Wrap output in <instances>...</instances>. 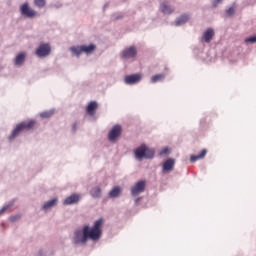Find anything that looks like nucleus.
Listing matches in <instances>:
<instances>
[{
	"instance_id": "nucleus-1",
	"label": "nucleus",
	"mask_w": 256,
	"mask_h": 256,
	"mask_svg": "<svg viewBox=\"0 0 256 256\" xmlns=\"http://www.w3.org/2000/svg\"><path fill=\"white\" fill-rule=\"evenodd\" d=\"M103 223L104 220L100 218L95 221L92 228H90L89 225H85L82 230H77L74 233V244L79 245V243H82L85 245L88 239H91V241H99L102 235L101 227H103Z\"/></svg>"
},
{
	"instance_id": "nucleus-2",
	"label": "nucleus",
	"mask_w": 256,
	"mask_h": 256,
	"mask_svg": "<svg viewBox=\"0 0 256 256\" xmlns=\"http://www.w3.org/2000/svg\"><path fill=\"white\" fill-rule=\"evenodd\" d=\"M35 123V120H29L19 123L9 136V140L13 141V139L23 133V131H31V129L35 127Z\"/></svg>"
},
{
	"instance_id": "nucleus-3",
	"label": "nucleus",
	"mask_w": 256,
	"mask_h": 256,
	"mask_svg": "<svg viewBox=\"0 0 256 256\" xmlns=\"http://www.w3.org/2000/svg\"><path fill=\"white\" fill-rule=\"evenodd\" d=\"M135 157L136 159H153L155 157V150L150 149L145 146V144L141 145L140 147L136 148L135 150Z\"/></svg>"
},
{
	"instance_id": "nucleus-4",
	"label": "nucleus",
	"mask_w": 256,
	"mask_h": 256,
	"mask_svg": "<svg viewBox=\"0 0 256 256\" xmlns=\"http://www.w3.org/2000/svg\"><path fill=\"white\" fill-rule=\"evenodd\" d=\"M95 49H97V46H95V44H90L89 46L86 45H82V46H73L70 48V51L74 54V55H81V53H86V55H91V53H93V51H95Z\"/></svg>"
},
{
	"instance_id": "nucleus-5",
	"label": "nucleus",
	"mask_w": 256,
	"mask_h": 256,
	"mask_svg": "<svg viewBox=\"0 0 256 256\" xmlns=\"http://www.w3.org/2000/svg\"><path fill=\"white\" fill-rule=\"evenodd\" d=\"M20 12L22 15H24V17H28L30 19H33V17H37L36 11L29 6L28 2L21 5Z\"/></svg>"
},
{
	"instance_id": "nucleus-6",
	"label": "nucleus",
	"mask_w": 256,
	"mask_h": 256,
	"mask_svg": "<svg viewBox=\"0 0 256 256\" xmlns=\"http://www.w3.org/2000/svg\"><path fill=\"white\" fill-rule=\"evenodd\" d=\"M122 59H135L137 57V48L135 46H130L125 48L121 53Z\"/></svg>"
},
{
	"instance_id": "nucleus-7",
	"label": "nucleus",
	"mask_w": 256,
	"mask_h": 256,
	"mask_svg": "<svg viewBox=\"0 0 256 256\" xmlns=\"http://www.w3.org/2000/svg\"><path fill=\"white\" fill-rule=\"evenodd\" d=\"M51 53V46L49 44H40L36 49L37 57H47Z\"/></svg>"
},
{
	"instance_id": "nucleus-8",
	"label": "nucleus",
	"mask_w": 256,
	"mask_h": 256,
	"mask_svg": "<svg viewBox=\"0 0 256 256\" xmlns=\"http://www.w3.org/2000/svg\"><path fill=\"white\" fill-rule=\"evenodd\" d=\"M121 126L119 125H115L110 132L108 133V139L109 141H117V139H119V137H121Z\"/></svg>"
},
{
	"instance_id": "nucleus-9",
	"label": "nucleus",
	"mask_w": 256,
	"mask_h": 256,
	"mask_svg": "<svg viewBox=\"0 0 256 256\" xmlns=\"http://www.w3.org/2000/svg\"><path fill=\"white\" fill-rule=\"evenodd\" d=\"M145 180L138 181L131 189L132 195H139V193H143L145 191Z\"/></svg>"
},
{
	"instance_id": "nucleus-10",
	"label": "nucleus",
	"mask_w": 256,
	"mask_h": 256,
	"mask_svg": "<svg viewBox=\"0 0 256 256\" xmlns=\"http://www.w3.org/2000/svg\"><path fill=\"white\" fill-rule=\"evenodd\" d=\"M126 85H135V83H139L141 81V74H132L128 75L124 78Z\"/></svg>"
},
{
	"instance_id": "nucleus-11",
	"label": "nucleus",
	"mask_w": 256,
	"mask_h": 256,
	"mask_svg": "<svg viewBox=\"0 0 256 256\" xmlns=\"http://www.w3.org/2000/svg\"><path fill=\"white\" fill-rule=\"evenodd\" d=\"M81 200L80 194H72L64 200V205H75Z\"/></svg>"
},
{
	"instance_id": "nucleus-12",
	"label": "nucleus",
	"mask_w": 256,
	"mask_h": 256,
	"mask_svg": "<svg viewBox=\"0 0 256 256\" xmlns=\"http://www.w3.org/2000/svg\"><path fill=\"white\" fill-rule=\"evenodd\" d=\"M160 11L164 15H171V13H173V11H175V9H173V7H171V5H169V2H162L160 4Z\"/></svg>"
},
{
	"instance_id": "nucleus-13",
	"label": "nucleus",
	"mask_w": 256,
	"mask_h": 256,
	"mask_svg": "<svg viewBox=\"0 0 256 256\" xmlns=\"http://www.w3.org/2000/svg\"><path fill=\"white\" fill-rule=\"evenodd\" d=\"M174 167H175V160L169 158L163 164V172L169 173L170 171H173Z\"/></svg>"
},
{
	"instance_id": "nucleus-14",
	"label": "nucleus",
	"mask_w": 256,
	"mask_h": 256,
	"mask_svg": "<svg viewBox=\"0 0 256 256\" xmlns=\"http://www.w3.org/2000/svg\"><path fill=\"white\" fill-rule=\"evenodd\" d=\"M213 37H215V31H213V28H208L204 32L202 39L205 41V43H211Z\"/></svg>"
},
{
	"instance_id": "nucleus-15",
	"label": "nucleus",
	"mask_w": 256,
	"mask_h": 256,
	"mask_svg": "<svg viewBox=\"0 0 256 256\" xmlns=\"http://www.w3.org/2000/svg\"><path fill=\"white\" fill-rule=\"evenodd\" d=\"M97 102L92 101L88 104L86 111L88 113V115H95V111H97Z\"/></svg>"
},
{
	"instance_id": "nucleus-16",
	"label": "nucleus",
	"mask_w": 256,
	"mask_h": 256,
	"mask_svg": "<svg viewBox=\"0 0 256 256\" xmlns=\"http://www.w3.org/2000/svg\"><path fill=\"white\" fill-rule=\"evenodd\" d=\"M205 155H207V149H203L198 155H192L190 161L191 163H195V161H199V159H204Z\"/></svg>"
},
{
	"instance_id": "nucleus-17",
	"label": "nucleus",
	"mask_w": 256,
	"mask_h": 256,
	"mask_svg": "<svg viewBox=\"0 0 256 256\" xmlns=\"http://www.w3.org/2000/svg\"><path fill=\"white\" fill-rule=\"evenodd\" d=\"M121 195V187L115 186L110 192H109V197L112 199H115V197H119Z\"/></svg>"
},
{
	"instance_id": "nucleus-18",
	"label": "nucleus",
	"mask_w": 256,
	"mask_h": 256,
	"mask_svg": "<svg viewBox=\"0 0 256 256\" xmlns=\"http://www.w3.org/2000/svg\"><path fill=\"white\" fill-rule=\"evenodd\" d=\"M25 57V53L18 54L15 58V65H23V63L25 62Z\"/></svg>"
},
{
	"instance_id": "nucleus-19",
	"label": "nucleus",
	"mask_w": 256,
	"mask_h": 256,
	"mask_svg": "<svg viewBox=\"0 0 256 256\" xmlns=\"http://www.w3.org/2000/svg\"><path fill=\"white\" fill-rule=\"evenodd\" d=\"M189 21V16L188 15H182L176 20V25H184V23H187Z\"/></svg>"
},
{
	"instance_id": "nucleus-20",
	"label": "nucleus",
	"mask_w": 256,
	"mask_h": 256,
	"mask_svg": "<svg viewBox=\"0 0 256 256\" xmlns=\"http://www.w3.org/2000/svg\"><path fill=\"white\" fill-rule=\"evenodd\" d=\"M165 79V74H156L151 77V83H158V81H163Z\"/></svg>"
},
{
	"instance_id": "nucleus-21",
	"label": "nucleus",
	"mask_w": 256,
	"mask_h": 256,
	"mask_svg": "<svg viewBox=\"0 0 256 256\" xmlns=\"http://www.w3.org/2000/svg\"><path fill=\"white\" fill-rule=\"evenodd\" d=\"M90 195H92L94 198H99V197H101V188H99V187L93 188V189L90 191Z\"/></svg>"
},
{
	"instance_id": "nucleus-22",
	"label": "nucleus",
	"mask_w": 256,
	"mask_h": 256,
	"mask_svg": "<svg viewBox=\"0 0 256 256\" xmlns=\"http://www.w3.org/2000/svg\"><path fill=\"white\" fill-rule=\"evenodd\" d=\"M55 205H57V198H54V199H52V200L46 202V203L44 204V206H43V209H50V207H53V206H55Z\"/></svg>"
},
{
	"instance_id": "nucleus-23",
	"label": "nucleus",
	"mask_w": 256,
	"mask_h": 256,
	"mask_svg": "<svg viewBox=\"0 0 256 256\" xmlns=\"http://www.w3.org/2000/svg\"><path fill=\"white\" fill-rule=\"evenodd\" d=\"M34 5H36V7H39V9H43V7L47 5V2L46 0H34Z\"/></svg>"
},
{
	"instance_id": "nucleus-24",
	"label": "nucleus",
	"mask_w": 256,
	"mask_h": 256,
	"mask_svg": "<svg viewBox=\"0 0 256 256\" xmlns=\"http://www.w3.org/2000/svg\"><path fill=\"white\" fill-rule=\"evenodd\" d=\"M52 116H53V111H46L40 114V117H42L43 119H49V117H52Z\"/></svg>"
},
{
	"instance_id": "nucleus-25",
	"label": "nucleus",
	"mask_w": 256,
	"mask_h": 256,
	"mask_svg": "<svg viewBox=\"0 0 256 256\" xmlns=\"http://www.w3.org/2000/svg\"><path fill=\"white\" fill-rule=\"evenodd\" d=\"M246 43H256V36H251L245 39Z\"/></svg>"
},
{
	"instance_id": "nucleus-26",
	"label": "nucleus",
	"mask_w": 256,
	"mask_h": 256,
	"mask_svg": "<svg viewBox=\"0 0 256 256\" xmlns=\"http://www.w3.org/2000/svg\"><path fill=\"white\" fill-rule=\"evenodd\" d=\"M227 15H229V17H231V15H233L235 13V8L234 7H230L228 10H226Z\"/></svg>"
},
{
	"instance_id": "nucleus-27",
	"label": "nucleus",
	"mask_w": 256,
	"mask_h": 256,
	"mask_svg": "<svg viewBox=\"0 0 256 256\" xmlns=\"http://www.w3.org/2000/svg\"><path fill=\"white\" fill-rule=\"evenodd\" d=\"M160 155H169V148L162 149Z\"/></svg>"
},
{
	"instance_id": "nucleus-28",
	"label": "nucleus",
	"mask_w": 256,
	"mask_h": 256,
	"mask_svg": "<svg viewBox=\"0 0 256 256\" xmlns=\"http://www.w3.org/2000/svg\"><path fill=\"white\" fill-rule=\"evenodd\" d=\"M6 211H9V206H4L2 209H0V215H4Z\"/></svg>"
},
{
	"instance_id": "nucleus-29",
	"label": "nucleus",
	"mask_w": 256,
	"mask_h": 256,
	"mask_svg": "<svg viewBox=\"0 0 256 256\" xmlns=\"http://www.w3.org/2000/svg\"><path fill=\"white\" fill-rule=\"evenodd\" d=\"M221 1H223V0H214L213 7H217V5H219V3H221Z\"/></svg>"
},
{
	"instance_id": "nucleus-30",
	"label": "nucleus",
	"mask_w": 256,
	"mask_h": 256,
	"mask_svg": "<svg viewBox=\"0 0 256 256\" xmlns=\"http://www.w3.org/2000/svg\"><path fill=\"white\" fill-rule=\"evenodd\" d=\"M17 219H19V216H11L10 217V221H12V223L17 221Z\"/></svg>"
},
{
	"instance_id": "nucleus-31",
	"label": "nucleus",
	"mask_w": 256,
	"mask_h": 256,
	"mask_svg": "<svg viewBox=\"0 0 256 256\" xmlns=\"http://www.w3.org/2000/svg\"><path fill=\"white\" fill-rule=\"evenodd\" d=\"M76 130H77V125L74 124V125H73V131H76Z\"/></svg>"
}]
</instances>
